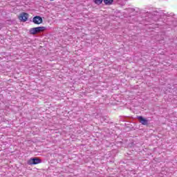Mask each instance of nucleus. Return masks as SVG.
I'll return each instance as SVG.
<instances>
[{
    "label": "nucleus",
    "mask_w": 177,
    "mask_h": 177,
    "mask_svg": "<svg viewBox=\"0 0 177 177\" xmlns=\"http://www.w3.org/2000/svg\"><path fill=\"white\" fill-rule=\"evenodd\" d=\"M45 30H46V27L44 26L32 28L30 29V33L32 34V35H35V34H38V32H42V31H45Z\"/></svg>",
    "instance_id": "f257e3e1"
},
{
    "label": "nucleus",
    "mask_w": 177,
    "mask_h": 177,
    "mask_svg": "<svg viewBox=\"0 0 177 177\" xmlns=\"http://www.w3.org/2000/svg\"><path fill=\"white\" fill-rule=\"evenodd\" d=\"M28 165H36L37 164H41V160L39 158H30L28 161Z\"/></svg>",
    "instance_id": "f03ea898"
},
{
    "label": "nucleus",
    "mask_w": 177,
    "mask_h": 177,
    "mask_svg": "<svg viewBox=\"0 0 177 177\" xmlns=\"http://www.w3.org/2000/svg\"><path fill=\"white\" fill-rule=\"evenodd\" d=\"M32 21L35 24H41L42 21H43L42 17H41L39 16H36V17H33Z\"/></svg>",
    "instance_id": "7ed1b4c3"
},
{
    "label": "nucleus",
    "mask_w": 177,
    "mask_h": 177,
    "mask_svg": "<svg viewBox=\"0 0 177 177\" xmlns=\"http://www.w3.org/2000/svg\"><path fill=\"white\" fill-rule=\"evenodd\" d=\"M19 20L21 21H27V19H28V15L27 13H22L19 17Z\"/></svg>",
    "instance_id": "20e7f679"
},
{
    "label": "nucleus",
    "mask_w": 177,
    "mask_h": 177,
    "mask_svg": "<svg viewBox=\"0 0 177 177\" xmlns=\"http://www.w3.org/2000/svg\"><path fill=\"white\" fill-rule=\"evenodd\" d=\"M138 119L139 120V122H140V124H142V125H147L149 121H147V120H146L145 118H144L142 116H138Z\"/></svg>",
    "instance_id": "39448f33"
},
{
    "label": "nucleus",
    "mask_w": 177,
    "mask_h": 177,
    "mask_svg": "<svg viewBox=\"0 0 177 177\" xmlns=\"http://www.w3.org/2000/svg\"><path fill=\"white\" fill-rule=\"evenodd\" d=\"M104 3H105V5H111L113 0H104Z\"/></svg>",
    "instance_id": "423d86ee"
},
{
    "label": "nucleus",
    "mask_w": 177,
    "mask_h": 177,
    "mask_svg": "<svg viewBox=\"0 0 177 177\" xmlns=\"http://www.w3.org/2000/svg\"><path fill=\"white\" fill-rule=\"evenodd\" d=\"M94 2L96 5H100L103 2V0H94Z\"/></svg>",
    "instance_id": "0eeeda50"
},
{
    "label": "nucleus",
    "mask_w": 177,
    "mask_h": 177,
    "mask_svg": "<svg viewBox=\"0 0 177 177\" xmlns=\"http://www.w3.org/2000/svg\"><path fill=\"white\" fill-rule=\"evenodd\" d=\"M118 1H128V0H118Z\"/></svg>",
    "instance_id": "6e6552de"
}]
</instances>
